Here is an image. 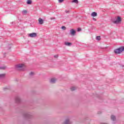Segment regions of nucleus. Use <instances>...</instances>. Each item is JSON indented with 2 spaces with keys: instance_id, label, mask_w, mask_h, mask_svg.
<instances>
[{
  "instance_id": "nucleus-5",
  "label": "nucleus",
  "mask_w": 124,
  "mask_h": 124,
  "mask_svg": "<svg viewBox=\"0 0 124 124\" xmlns=\"http://www.w3.org/2000/svg\"><path fill=\"white\" fill-rule=\"evenodd\" d=\"M75 33H76V31L74 29H71L70 30V34L72 36H74V35H75Z\"/></svg>"
},
{
  "instance_id": "nucleus-8",
  "label": "nucleus",
  "mask_w": 124,
  "mask_h": 124,
  "mask_svg": "<svg viewBox=\"0 0 124 124\" xmlns=\"http://www.w3.org/2000/svg\"><path fill=\"white\" fill-rule=\"evenodd\" d=\"M64 45H65V46H71V45H72V43L68 42H65Z\"/></svg>"
},
{
  "instance_id": "nucleus-23",
  "label": "nucleus",
  "mask_w": 124,
  "mask_h": 124,
  "mask_svg": "<svg viewBox=\"0 0 124 124\" xmlns=\"http://www.w3.org/2000/svg\"><path fill=\"white\" fill-rule=\"evenodd\" d=\"M33 74H34V73L32 72H31V73L30 74V75L31 76H32V75H33Z\"/></svg>"
},
{
  "instance_id": "nucleus-29",
  "label": "nucleus",
  "mask_w": 124,
  "mask_h": 124,
  "mask_svg": "<svg viewBox=\"0 0 124 124\" xmlns=\"http://www.w3.org/2000/svg\"><path fill=\"white\" fill-rule=\"evenodd\" d=\"M9 49H11V46H9Z\"/></svg>"
},
{
  "instance_id": "nucleus-3",
  "label": "nucleus",
  "mask_w": 124,
  "mask_h": 124,
  "mask_svg": "<svg viewBox=\"0 0 124 124\" xmlns=\"http://www.w3.org/2000/svg\"><path fill=\"white\" fill-rule=\"evenodd\" d=\"M122 22V18H121L120 16H117V19L112 21V23H113V24H115L116 25H118V24L121 23V22Z\"/></svg>"
},
{
  "instance_id": "nucleus-11",
  "label": "nucleus",
  "mask_w": 124,
  "mask_h": 124,
  "mask_svg": "<svg viewBox=\"0 0 124 124\" xmlns=\"http://www.w3.org/2000/svg\"><path fill=\"white\" fill-rule=\"evenodd\" d=\"M56 81H57V79L54 78H51L50 80V83H56Z\"/></svg>"
},
{
  "instance_id": "nucleus-7",
  "label": "nucleus",
  "mask_w": 124,
  "mask_h": 124,
  "mask_svg": "<svg viewBox=\"0 0 124 124\" xmlns=\"http://www.w3.org/2000/svg\"><path fill=\"white\" fill-rule=\"evenodd\" d=\"M37 35V34L36 33H32L29 34V36L30 37H36V36Z\"/></svg>"
},
{
  "instance_id": "nucleus-21",
  "label": "nucleus",
  "mask_w": 124,
  "mask_h": 124,
  "mask_svg": "<svg viewBox=\"0 0 124 124\" xmlns=\"http://www.w3.org/2000/svg\"><path fill=\"white\" fill-rule=\"evenodd\" d=\"M61 29H62V30H63L64 31H65V30H66V27H65V26H62L61 27Z\"/></svg>"
},
{
  "instance_id": "nucleus-17",
  "label": "nucleus",
  "mask_w": 124,
  "mask_h": 124,
  "mask_svg": "<svg viewBox=\"0 0 124 124\" xmlns=\"http://www.w3.org/2000/svg\"><path fill=\"white\" fill-rule=\"evenodd\" d=\"M27 12H28L27 11V10H23L22 11V14H23V15H26V14H27Z\"/></svg>"
},
{
  "instance_id": "nucleus-6",
  "label": "nucleus",
  "mask_w": 124,
  "mask_h": 124,
  "mask_svg": "<svg viewBox=\"0 0 124 124\" xmlns=\"http://www.w3.org/2000/svg\"><path fill=\"white\" fill-rule=\"evenodd\" d=\"M16 103H21V99H20V97L16 96Z\"/></svg>"
},
{
  "instance_id": "nucleus-19",
  "label": "nucleus",
  "mask_w": 124,
  "mask_h": 124,
  "mask_svg": "<svg viewBox=\"0 0 124 124\" xmlns=\"http://www.w3.org/2000/svg\"><path fill=\"white\" fill-rule=\"evenodd\" d=\"M75 90H76V88L73 87L71 88V91H75Z\"/></svg>"
},
{
  "instance_id": "nucleus-28",
  "label": "nucleus",
  "mask_w": 124,
  "mask_h": 124,
  "mask_svg": "<svg viewBox=\"0 0 124 124\" xmlns=\"http://www.w3.org/2000/svg\"><path fill=\"white\" fill-rule=\"evenodd\" d=\"M93 21H96V19H95V18H94L93 17Z\"/></svg>"
},
{
  "instance_id": "nucleus-9",
  "label": "nucleus",
  "mask_w": 124,
  "mask_h": 124,
  "mask_svg": "<svg viewBox=\"0 0 124 124\" xmlns=\"http://www.w3.org/2000/svg\"><path fill=\"white\" fill-rule=\"evenodd\" d=\"M44 23V21H43V19L41 18H39V23L40 25H43V23Z\"/></svg>"
},
{
  "instance_id": "nucleus-27",
  "label": "nucleus",
  "mask_w": 124,
  "mask_h": 124,
  "mask_svg": "<svg viewBox=\"0 0 124 124\" xmlns=\"http://www.w3.org/2000/svg\"><path fill=\"white\" fill-rule=\"evenodd\" d=\"M55 19V17H51V18H50V20H53V19Z\"/></svg>"
},
{
  "instance_id": "nucleus-4",
  "label": "nucleus",
  "mask_w": 124,
  "mask_h": 124,
  "mask_svg": "<svg viewBox=\"0 0 124 124\" xmlns=\"http://www.w3.org/2000/svg\"><path fill=\"white\" fill-rule=\"evenodd\" d=\"M23 116L26 119H31V112L25 113Z\"/></svg>"
},
{
  "instance_id": "nucleus-18",
  "label": "nucleus",
  "mask_w": 124,
  "mask_h": 124,
  "mask_svg": "<svg viewBox=\"0 0 124 124\" xmlns=\"http://www.w3.org/2000/svg\"><path fill=\"white\" fill-rule=\"evenodd\" d=\"M4 76H5V75L4 74H0V78H4Z\"/></svg>"
},
{
  "instance_id": "nucleus-10",
  "label": "nucleus",
  "mask_w": 124,
  "mask_h": 124,
  "mask_svg": "<svg viewBox=\"0 0 124 124\" xmlns=\"http://www.w3.org/2000/svg\"><path fill=\"white\" fill-rule=\"evenodd\" d=\"M91 16H92V17H95V16H97V13L95 12H93L91 14Z\"/></svg>"
},
{
  "instance_id": "nucleus-13",
  "label": "nucleus",
  "mask_w": 124,
  "mask_h": 124,
  "mask_svg": "<svg viewBox=\"0 0 124 124\" xmlns=\"http://www.w3.org/2000/svg\"><path fill=\"white\" fill-rule=\"evenodd\" d=\"M31 2H32V1H31V0H27V4H31Z\"/></svg>"
},
{
  "instance_id": "nucleus-2",
  "label": "nucleus",
  "mask_w": 124,
  "mask_h": 124,
  "mask_svg": "<svg viewBox=\"0 0 124 124\" xmlns=\"http://www.w3.org/2000/svg\"><path fill=\"white\" fill-rule=\"evenodd\" d=\"M24 64H18L16 65L15 67L16 70H24Z\"/></svg>"
},
{
  "instance_id": "nucleus-26",
  "label": "nucleus",
  "mask_w": 124,
  "mask_h": 124,
  "mask_svg": "<svg viewBox=\"0 0 124 124\" xmlns=\"http://www.w3.org/2000/svg\"><path fill=\"white\" fill-rule=\"evenodd\" d=\"M65 12V13H68L69 12V11L66 10Z\"/></svg>"
},
{
  "instance_id": "nucleus-1",
  "label": "nucleus",
  "mask_w": 124,
  "mask_h": 124,
  "mask_svg": "<svg viewBox=\"0 0 124 124\" xmlns=\"http://www.w3.org/2000/svg\"><path fill=\"white\" fill-rule=\"evenodd\" d=\"M124 51V46H121L120 47L115 49L114 50L115 54H121L122 52Z\"/></svg>"
},
{
  "instance_id": "nucleus-20",
  "label": "nucleus",
  "mask_w": 124,
  "mask_h": 124,
  "mask_svg": "<svg viewBox=\"0 0 124 124\" xmlns=\"http://www.w3.org/2000/svg\"><path fill=\"white\" fill-rule=\"evenodd\" d=\"M96 39L97 40H100V36H96Z\"/></svg>"
},
{
  "instance_id": "nucleus-16",
  "label": "nucleus",
  "mask_w": 124,
  "mask_h": 124,
  "mask_svg": "<svg viewBox=\"0 0 124 124\" xmlns=\"http://www.w3.org/2000/svg\"><path fill=\"white\" fill-rule=\"evenodd\" d=\"M6 69V66H3L0 67V69H1L2 70Z\"/></svg>"
},
{
  "instance_id": "nucleus-14",
  "label": "nucleus",
  "mask_w": 124,
  "mask_h": 124,
  "mask_svg": "<svg viewBox=\"0 0 124 124\" xmlns=\"http://www.w3.org/2000/svg\"><path fill=\"white\" fill-rule=\"evenodd\" d=\"M70 123V121H69V120L67 119L65 120L64 122V124H69Z\"/></svg>"
},
{
  "instance_id": "nucleus-22",
  "label": "nucleus",
  "mask_w": 124,
  "mask_h": 124,
  "mask_svg": "<svg viewBox=\"0 0 124 124\" xmlns=\"http://www.w3.org/2000/svg\"><path fill=\"white\" fill-rule=\"evenodd\" d=\"M59 55H55L54 56V58H55V59H57V58H58Z\"/></svg>"
},
{
  "instance_id": "nucleus-12",
  "label": "nucleus",
  "mask_w": 124,
  "mask_h": 124,
  "mask_svg": "<svg viewBox=\"0 0 124 124\" xmlns=\"http://www.w3.org/2000/svg\"><path fill=\"white\" fill-rule=\"evenodd\" d=\"M111 119L112 121L115 122V121H116V116H115V115H111Z\"/></svg>"
},
{
  "instance_id": "nucleus-25",
  "label": "nucleus",
  "mask_w": 124,
  "mask_h": 124,
  "mask_svg": "<svg viewBox=\"0 0 124 124\" xmlns=\"http://www.w3.org/2000/svg\"><path fill=\"white\" fill-rule=\"evenodd\" d=\"M78 31H81V28H78Z\"/></svg>"
},
{
  "instance_id": "nucleus-15",
  "label": "nucleus",
  "mask_w": 124,
  "mask_h": 124,
  "mask_svg": "<svg viewBox=\"0 0 124 124\" xmlns=\"http://www.w3.org/2000/svg\"><path fill=\"white\" fill-rule=\"evenodd\" d=\"M78 0H73L72 1V3H78Z\"/></svg>"
},
{
  "instance_id": "nucleus-24",
  "label": "nucleus",
  "mask_w": 124,
  "mask_h": 124,
  "mask_svg": "<svg viewBox=\"0 0 124 124\" xmlns=\"http://www.w3.org/2000/svg\"><path fill=\"white\" fill-rule=\"evenodd\" d=\"M63 0H59V3H62V1H63Z\"/></svg>"
}]
</instances>
